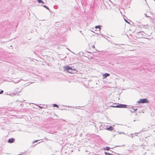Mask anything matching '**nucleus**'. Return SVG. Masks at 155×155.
<instances>
[{"mask_svg": "<svg viewBox=\"0 0 155 155\" xmlns=\"http://www.w3.org/2000/svg\"><path fill=\"white\" fill-rule=\"evenodd\" d=\"M64 68L65 71L71 74H74V71H76L75 69L70 67L69 66H64Z\"/></svg>", "mask_w": 155, "mask_h": 155, "instance_id": "1", "label": "nucleus"}, {"mask_svg": "<svg viewBox=\"0 0 155 155\" xmlns=\"http://www.w3.org/2000/svg\"><path fill=\"white\" fill-rule=\"evenodd\" d=\"M3 91H2V90H1L0 91V94H1L2 93H3Z\"/></svg>", "mask_w": 155, "mask_h": 155, "instance_id": "18", "label": "nucleus"}, {"mask_svg": "<svg viewBox=\"0 0 155 155\" xmlns=\"http://www.w3.org/2000/svg\"><path fill=\"white\" fill-rule=\"evenodd\" d=\"M110 76V74L108 73H105L103 75V78L104 79L106 78L107 77Z\"/></svg>", "mask_w": 155, "mask_h": 155, "instance_id": "6", "label": "nucleus"}, {"mask_svg": "<svg viewBox=\"0 0 155 155\" xmlns=\"http://www.w3.org/2000/svg\"><path fill=\"white\" fill-rule=\"evenodd\" d=\"M137 103L138 104H140L149 103V102L147 99L144 98L140 99L137 102Z\"/></svg>", "mask_w": 155, "mask_h": 155, "instance_id": "3", "label": "nucleus"}, {"mask_svg": "<svg viewBox=\"0 0 155 155\" xmlns=\"http://www.w3.org/2000/svg\"><path fill=\"white\" fill-rule=\"evenodd\" d=\"M15 140V139L14 138H11L8 140L7 142L9 143H12L14 142Z\"/></svg>", "mask_w": 155, "mask_h": 155, "instance_id": "5", "label": "nucleus"}, {"mask_svg": "<svg viewBox=\"0 0 155 155\" xmlns=\"http://www.w3.org/2000/svg\"><path fill=\"white\" fill-rule=\"evenodd\" d=\"M38 141V140H36L33 142V143H34L35 142H36Z\"/></svg>", "mask_w": 155, "mask_h": 155, "instance_id": "21", "label": "nucleus"}, {"mask_svg": "<svg viewBox=\"0 0 155 155\" xmlns=\"http://www.w3.org/2000/svg\"><path fill=\"white\" fill-rule=\"evenodd\" d=\"M68 107H69V106H68Z\"/></svg>", "mask_w": 155, "mask_h": 155, "instance_id": "25", "label": "nucleus"}, {"mask_svg": "<svg viewBox=\"0 0 155 155\" xmlns=\"http://www.w3.org/2000/svg\"><path fill=\"white\" fill-rule=\"evenodd\" d=\"M135 121V120H134V121Z\"/></svg>", "mask_w": 155, "mask_h": 155, "instance_id": "26", "label": "nucleus"}, {"mask_svg": "<svg viewBox=\"0 0 155 155\" xmlns=\"http://www.w3.org/2000/svg\"><path fill=\"white\" fill-rule=\"evenodd\" d=\"M110 148V147H106L104 148L103 149L104 150H109Z\"/></svg>", "mask_w": 155, "mask_h": 155, "instance_id": "12", "label": "nucleus"}, {"mask_svg": "<svg viewBox=\"0 0 155 155\" xmlns=\"http://www.w3.org/2000/svg\"><path fill=\"white\" fill-rule=\"evenodd\" d=\"M20 79L18 80H17V81H13L15 83H17L18 82H19L20 81Z\"/></svg>", "mask_w": 155, "mask_h": 155, "instance_id": "14", "label": "nucleus"}, {"mask_svg": "<svg viewBox=\"0 0 155 155\" xmlns=\"http://www.w3.org/2000/svg\"><path fill=\"white\" fill-rule=\"evenodd\" d=\"M136 107H132L133 110V112H134L137 110V109L136 108Z\"/></svg>", "mask_w": 155, "mask_h": 155, "instance_id": "9", "label": "nucleus"}, {"mask_svg": "<svg viewBox=\"0 0 155 155\" xmlns=\"http://www.w3.org/2000/svg\"><path fill=\"white\" fill-rule=\"evenodd\" d=\"M105 153L106 155H113V154H110L109 153H107L106 152H105Z\"/></svg>", "mask_w": 155, "mask_h": 155, "instance_id": "16", "label": "nucleus"}, {"mask_svg": "<svg viewBox=\"0 0 155 155\" xmlns=\"http://www.w3.org/2000/svg\"><path fill=\"white\" fill-rule=\"evenodd\" d=\"M145 16L147 17V18H148V17H150L147 15V14H145Z\"/></svg>", "mask_w": 155, "mask_h": 155, "instance_id": "19", "label": "nucleus"}, {"mask_svg": "<svg viewBox=\"0 0 155 155\" xmlns=\"http://www.w3.org/2000/svg\"><path fill=\"white\" fill-rule=\"evenodd\" d=\"M144 32L143 31H140L139 32L136 33V37L138 38H140L143 37V35Z\"/></svg>", "mask_w": 155, "mask_h": 155, "instance_id": "2", "label": "nucleus"}, {"mask_svg": "<svg viewBox=\"0 0 155 155\" xmlns=\"http://www.w3.org/2000/svg\"><path fill=\"white\" fill-rule=\"evenodd\" d=\"M80 32L81 33V31H80Z\"/></svg>", "mask_w": 155, "mask_h": 155, "instance_id": "23", "label": "nucleus"}, {"mask_svg": "<svg viewBox=\"0 0 155 155\" xmlns=\"http://www.w3.org/2000/svg\"><path fill=\"white\" fill-rule=\"evenodd\" d=\"M41 6H43V7L46 8L48 10H50V9H49V8L48 7H47L46 5H41Z\"/></svg>", "mask_w": 155, "mask_h": 155, "instance_id": "8", "label": "nucleus"}, {"mask_svg": "<svg viewBox=\"0 0 155 155\" xmlns=\"http://www.w3.org/2000/svg\"><path fill=\"white\" fill-rule=\"evenodd\" d=\"M113 129V127L112 126H110L109 127L107 128V130H111Z\"/></svg>", "mask_w": 155, "mask_h": 155, "instance_id": "7", "label": "nucleus"}, {"mask_svg": "<svg viewBox=\"0 0 155 155\" xmlns=\"http://www.w3.org/2000/svg\"><path fill=\"white\" fill-rule=\"evenodd\" d=\"M37 1L39 3H44V2L42 0H38Z\"/></svg>", "mask_w": 155, "mask_h": 155, "instance_id": "10", "label": "nucleus"}, {"mask_svg": "<svg viewBox=\"0 0 155 155\" xmlns=\"http://www.w3.org/2000/svg\"><path fill=\"white\" fill-rule=\"evenodd\" d=\"M93 48H94V45L93 46Z\"/></svg>", "mask_w": 155, "mask_h": 155, "instance_id": "22", "label": "nucleus"}, {"mask_svg": "<svg viewBox=\"0 0 155 155\" xmlns=\"http://www.w3.org/2000/svg\"><path fill=\"white\" fill-rule=\"evenodd\" d=\"M143 130V131H144V130H143H143Z\"/></svg>", "mask_w": 155, "mask_h": 155, "instance_id": "24", "label": "nucleus"}, {"mask_svg": "<svg viewBox=\"0 0 155 155\" xmlns=\"http://www.w3.org/2000/svg\"><path fill=\"white\" fill-rule=\"evenodd\" d=\"M127 106V105L122 104H119L117 105L116 106H111L112 107H118V108H126Z\"/></svg>", "mask_w": 155, "mask_h": 155, "instance_id": "4", "label": "nucleus"}, {"mask_svg": "<svg viewBox=\"0 0 155 155\" xmlns=\"http://www.w3.org/2000/svg\"><path fill=\"white\" fill-rule=\"evenodd\" d=\"M95 28L96 29H97V28L98 29H99V30H100L101 29V27H100V25L96 26L95 27Z\"/></svg>", "mask_w": 155, "mask_h": 155, "instance_id": "11", "label": "nucleus"}, {"mask_svg": "<svg viewBox=\"0 0 155 155\" xmlns=\"http://www.w3.org/2000/svg\"><path fill=\"white\" fill-rule=\"evenodd\" d=\"M38 107L40 108H41H41H43V107H41V106H39V105H38Z\"/></svg>", "mask_w": 155, "mask_h": 155, "instance_id": "17", "label": "nucleus"}, {"mask_svg": "<svg viewBox=\"0 0 155 155\" xmlns=\"http://www.w3.org/2000/svg\"><path fill=\"white\" fill-rule=\"evenodd\" d=\"M129 110L131 112L133 113L134 112H133V109L132 107H129Z\"/></svg>", "mask_w": 155, "mask_h": 155, "instance_id": "13", "label": "nucleus"}, {"mask_svg": "<svg viewBox=\"0 0 155 155\" xmlns=\"http://www.w3.org/2000/svg\"><path fill=\"white\" fill-rule=\"evenodd\" d=\"M118 146H117V147H118ZM119 147H120V146H118Z\"/></svg>", "mask_w": 155, "mask_h": 155, "instance_id": "27", "label": "nucleus"}, {"mask_svg": "<svg viewBox=\"0 0 155 155\" xmlns=\"http://www.w3.org/2000/svg\"><path fill=\"white\" fill-rule=\"evenodd\" d=\"M124 20L125 21L127 22V23L129 24V22H128V21H127V20H126V19H124Z\"/></svg>", "mask_w": 155, "mask_h": 155, "instance_id": "20", "label": "nucleus"}, {"mask_svg": "<svg viewBox=\"0 0 155 155\" xmlns=\"http://www.w3.org/2000/svg\"><path fill=\"white\" fill-rule=\"evenodd\" d=\"M53 107H59L58 106V105H57L56 104H54L53 105Z\"/></svg>", "mask_w": 155, "mask_h": 155, "instance_id": "15", "label": "nucleus"}]
</instances>
